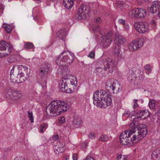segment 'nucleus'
<instances>
[{"mask_svg":"<svg viewBox=\"0 0 160 160\" xmlns=\"http://www.w3.org/2000/svg\"><path fill=\"white\" fill-rule=\"evenodd\" d=\"M62 67H60V68H58V72H60V71H59V70H62Z\"/></svg>","mask_w":160,"mask_h":160,"instance_id":"nucleus-63","label":"nucleus"},{"mask_svg":"<svg viewBox=\"0 0 160 160\" xmlns=\"http://www.w3.org/2000/svg\"><path fill=\"white\" fill-rule=\"evenodd\" d=\"M160 7V2H155L152 4V5L148 9V10L149 12L152 13H155L158 11Z\"/></svg>","mask_w":160,"mask_h":160,"instance_id":"nucleus-13","label":"nucleus"},{"mask_svg":"<svg viewBox=\"0 0 160 160\" xmlns=\"http://www.w3.org/2000/svg\"><path fill=\"white\" fill-rule=\"evenodd\" d=\"M22 97V95L19 91L17 90L14 91L11 99L15 100L20 98Z\"/></svg>","mask_w":160,"mask_h":160,"instance_id":"nucleus-23","label":"nucleus"},{"mask_svg":"<svg viewBox=\"0 0 160 160\" xmlns=\"http://www.w3.org/2000/svg\"><path fill=\"white\" fill-rule=\"evenodd\" d=\"M134 82V85L137 87H139L140 86L141 84V81H135Z\"/></svg>","mask_w":160,"mask_h":160,"instance_id":"nucleus-46","label":"nucleus"},{"mask_svg":"<svg viewBox=\"0 0 160 160\" xmlns=\"http://www.w3.org/2000/svg\"><path fill=\"white\" fill-rule=\"evenodd\" d=\"M14 160H24V159L19 157H17L15 158Z\"/></svg>","mask_w":160,"mask_h":160,"instance_id":"nucleus-57","label":"nucleus"},{"mask_svg":"<svg viewBox=\"0 0 160 160\" xmlns=\"http://www.w3.org/2000/svg\"><path fill=\"white\" fill-rule=\"evenodd\" d=\"M61 57L62 55H59L56 60V62L58 65H62V63H61V62H62L61 61Z\"/></svg>","mask_w":160,"mask_h":160,"instance_id":"nucleus-41","label":"nucleus"},{"mask_svg":"<svg viewBox=\"0 0 160 160\" xmlns=\"http://www.w3.org/2000/svg\"><path fill=\"white\" fill-rule=\"evenodd\" d=\"M67 82H64V81H59V87L62 92L69 93L70 89H68Z\"/></svg>","mask_w":160,"mask_h":160,"instance_id":"nucleus-16","label":"nucleus"},{"mask_svg":"<svg viewBox=\"0 0 160 160\" xmlns=\"http://www.w3.org/2000/svg\"><path fill=\"white\" fill-rule=\"evenodd\" d=\"M108 136L105 135H102L99 138V140L102 142H105L108 140Z\"/></svg>","mask_w":160,"mask_h":160,"instance_id":"nucleus-31","label":"nucleus"},{"mask_svg":"<svg viewBox=\"0 0 160 160\" xmlns=\"http://www.w3.org/2000/svg\"><path fill=\"white\" fill-rule=\"evenodd\" d=\"M130 114V112L127 111V112L125 113H124V115L126 117H129Z\"/></svg>","mask_w":160,"mask_h":160,"instance_id":"nucleus-54","label":"nucleus"},{"mask_svg":"<svg viewBox=\"0 0 160 160\" xmlns=\"http://www.w3.org/2000/svg\"><path fill=\"white\" fill-rule=\"evenodd\" d=\"M93 99L94 104L97 107L105 108L112 103L111 95L103 90H97L93 93Z\"/></svg>","mask_w":160,"mask_h":160,"instance_id":"nucleus-3","label":"nucleus"},{"mask_svg":"<svg viewBox=\"0 0 160 160\" xmlns=\"http://www.w3.org/2000/svg\"><path fill=\"white\" fill-rule=\"evenodd\" d=\"M118 22L121 24H122L123 25L125 24V21L122 19H119Z\"/></svg>","mask_w":160,"mask_h":160,"instance_id":"nucleus-51","label":"nucleus"},{"mask_svg":"<svg viewBox=\"0 0 160 160\" xmlns=\"http://www.w3.org/2000/svg\"><path fill=\"white\" fill-rule=\"evenodd\" d=\"M156 101L155 100L152 99L149 101L148 105L150 108L154 109L155 107Z\"/></svg>","mask_w":160,"mask_h":160,"instance_id":"nucleus-29","label":"nucleus"},{"mask_svg":"<svg viewBox=\"0 0 160 160\" xmlns=\"http://www.w3.org/2000/svg\"><path fill=\"white\" fill-rule=\"evenodd\" d=\"M140 9L139 8H137L132 10L131 11L132 12L131 15L135 17H138Z\"/></svg>","mask_w":160,"mask_h":160,"instance_id":"nucleus-27","label":"nucleus"},{"mask_svg":"<svg viewBox=\"0 0 160 160\" xmlns=\"http://www.w3.org/2000/svg\"><path fill=\"white\" fill-rule=\"evenodd\" d=\"M61 73L63 76V78L64 79L67 80L70 79L69 71H68V72H66L65 75V73L64 72H62Z\"/></svg>","mask_w":160,"mask_h":160,"instance_id":"nucleus-33","label":"nucleus"},{"mask_svg":"<svg viewBox=\"0 0 160 160\" xmlns=\"http://www.w3.org/2000/svg\"><path fill=\"white\" fill-rule=\"evenodd\" d=\"M133 123H132L129 126L132 129L126 130L122 132L119 137L120 142L121 144L127 145L130 144L131 142L134 143V141L136 143L144 138L147 133V128L146 126L144 124L140 125L139 127H137Z\"/></svg>","mask_w":160,"mask_h":160,"instance_id":"nucleus-1","label":"nucleus"},{"mask_svg":"<svg viewBox=\"0 0 160 160\" xmlns=\"http://www.w3.org/2000/svg\"><path fill=\"white\" fill-rule=\"evenodd\" d=\"M77 81H74V82H73L72 81H71V92H72L74 91V90H72L71 89V88H73V89H74V87H75V89L76 88L77 86L75 85L76 84H77Z\"/></svg>","mask_w":160,"mask_h":160,"instance_id":"nucleus-36","label":"nucleus"},{"mask_svg":"<svg viewBox=\"0 0 160 160\" xmlns=\"http://www.w3.org/2000/svg\"><path fill=\"white\" fill-rule=\"evenodd\" d=\"M70 55L69 51H65L62 52L60 55H62L61 61L62 62H65L67 61Z\"/></svg>","mask_w":160,"mask_h":160,"instance_id":"nucleus-19","label":"nucleus"},{"mask_svg":"<svg viewBox=\"0 0 160 160\" xmlns=\"http://www.w3.org/2000/svg\"><path fill=\"white\" fill-rule=\"evenodd\" d=\"M69 156H65L64 157V159L65 160H69Z\"/></svg>","mask_w":160,"mask_h":160,"instance_id":"nucleus-60","label":"nucleus"},{"mask_svg":"<svg viewBox=\"0 0 160 160\" xmlns=\"http://www.w3.org/2000/svg\"><path fill=\"white\" fill-rule=\"evenodd\" d=\"M144 68L147 70V73H149L151 72V69L150 66L149 64H147L144 66Z\"/></svg>","mask_w":160,"mask_h":160,"instance_id":"nucleus-38","label":"nucleus"},{"mask_svg":"<svg viewBox=\"0 0 160 160\" xmlns=\"http://www.w3.org/2000/svg\"><path fill=\"white\" fill-rule=\"evenodd\" d=\"M63 5L64 6L65 8L69 9L70 8V0H63Z\"/></svg>","mask_w":160,"mask_h":160,"instance_id":"nucleus-28","label":"nucleus"},{"mask_svg":"<svg viewBox=\"0 0 160 160\" xmlns=\"http://www.w3.org/2000/svg\"><path fill=\"white\" fill-rule=\"evenodd\" d=\"M88 143L87 142H84L82 144L81 148L82 150L88 146Z\"/></svg>","mask_w":160,"mask_h":160,"instance_id":"nucleus-48","label":"nucleus"},{"mask_svg":"<svg viewBox=\"0 0 160 160\" xmlns=\"http://www.w3.org/2000/svg\"><path fill=\"white\" fill-rule=\"evenodd\" d=\"M76 0H71V8L74 4Z\"/></svg>","mask_w":160,"mask_h":160,"instance_id":"nucleus-52","label":"nucleus"},{"mask_svg":"<svg viewBox=\"0 0 160 160\" xmlns=\"http://www.w3.org/2000/svg\"><path fill=\"white\" fill-rule=\"evenodd\" d=\"M78 154L77 153H74L72 155V158L73 160H78Z\"/></svg>","mask_w":160,"mask_h":160,"instance_id":"nucleus-50","label":"nucleus"},{"mask_svg":"<svg viewBox=\"0 0 160 160\" xmlns=\"http://www.w3.org/2000/svg\"><path fill=\"white\" fill-rule=\"evenodd\" d=\"M58 122L60 124H62L65 122V118L64 117H60L58 119Z\"/></svg>","mask_w":160,"mask_h":160,"instance_id":"nucleus-42","label":"nucleus"},{"mask_svg":"<svg viewBox=\"0 0 160 160\" xmlns=\"http://www.w3.org/2000/svg\"><path fill=\"white\" fill-rule=\"evenodd\" d=\"M22 65H14L12 68L11 70L10 74L11 75V79L12 80L14 79L12 78V75H14V70H15V77L17 76L18 78H21L22 77H24L25 78V79H27L29 77V75L28 74H26V76H24V74L21 70L22 69Z\"/></svg>","mask_w":160,"mask_h":160,"instance_id":"nucleus-7","label":"nucleus"},{"mask_svg":"<svg viewBox=\"0 0 160 160\" xmlns=\"http://www.w3.org/2000/svg\"><path fill=\"white\" fill-rule=\"evenodd\" d=\"M95 53L93 51H91L88 54V57L91 58H94Z\"/></svg>","mask_w":160,"mask_h":160,"instance_id":"nucleus-44","label":"nucleus"},{"mask_svg":"<svg viewBox=\"0 0 160 160\" xmlns=\"http://www.w3.org/2000/svg\"><path fill=\"white\" fill-rule=\"evenodd\" d=\"M71 99H72L73 100L75 101L76 99V98L75 97H72Z\"/></svg>","mask_w":160,"mask_h":160,"instance_id":"nucleus-62","label":"nucleus"},{"mask_svg":"<svg viewBox=\"0 0 160 160\" xmlns=\"http://www.w3.org/2000/svg\"><path fill=\"white\" fill-rule=\"evenodd\" d=\"M111 41L112 39H110L103 38L101 41V43L104 48H107L110 45Z\"/></svg>","mask_w":160,"mask_h":160,"instance_id":"nucleus-22","label":"nucleus"},{"mask_svg":"<svg viewBox=\"0 0 160 160\" xmlns=\"http://www.w3.org/2000/svg\"><path fill=\"white\" fill-rule=\"evenodd\" d=\"M22 82H17V81H12L11 82V84H16L17 83H21Z\"/></svg>","mask_w":160,"mask_h":160,"instance_id":"nucleus-53","label":"nucleus"},{"mask_svg":"<svg viewBox=\"0 0 160 160\" xmlns=\"http://www.w3.org/2000/svg\"><path fill=\"white\" fill-rule=\"evenodd\" d=\"M117 64L114 60L110 59L100 58L97 62L95 72L101 77H105L109 73H112L113 67Z\"/></svg>","mask_w":160,"mask_h":160,"instance_id":"nucleus-2","label":"nucleus"},{"mask_svg":"<svg viewBox=\"0 0 160 160\" xmlns=\"http://www.w3.org/2000/svg\"><path fill=\"white\" fill-rule=\"evenodd\" d=\"M112 32L111 31H109L104 36V38L105 39H111V38L112 37Z\"/></svg>","mask_w":160,"mask_h":160,"instance_id":"nucleus-34","label":"nucleus"},{"mask_svg":"<svg viewBox=\"0 0 160 160\" xmlns=\"http://www.w3.org/2000/svg\"><path fill=\"white\" fill-rule=\"evenodd\" d=\"M94 31L95 32H98L99 29V26L98 25H97L96 26H94L93 28Z\"/></svg>","mask_w":160,"mask_h":160,"instance_id":"nucleus-49","label":"nucleus"},{"mask_svg":"<svg viewBox=\"0 0 160 160\" xmlns=\"http://www.w3.org/2000/svg\"><path fill=\"white\" fill-rule=\"evenodd\" d=\"M136 69L135 68H132V70L127 73V77L128 80H133L135 79L138 80L137 77L136 76V71L135 70Z\"/></svg>","mask_w":160,"mask_h":160,"instance_id":"nucleus-17","label":"nucleus"},{"mask_svg":"<svg viewBox=\"0 0 160 160\" xmlns=\"http://www.w3.org/2000/svg\"><path fill=\"white\" fill-rule=\"evenodd\" d=\"M82 121L80 117L76 114L72 117V125L75 126L76 127H79L82 123Z\"/></svg>","mask_w":160,"mask_h":160,"instance_id":"nucleus-11","label":"nucleus"},{"mask_svg":"<svg viewBox=\"0 0 160 160\" xmlns=\"http://www.w3.org/2000/svg\"><path fill=\"white\" fill-rule=\"evenodd\" d=\"M51 65L48 63H45L42 65L39 71V76L42 79L46 78L48 73L52 70Z\"/></svg>","mask_w":160,"mask_h":160,"instance_id":"nucleus-8","label":"nucleus"},{"mask_svg":"<svg viewBox=\"0 0 160 160\" xmlns=\"http://www.w3.org/2000/svg\"><path fill=\"white\" fill-rule=\"evenodd\" d=\"M109 87L111 88H112V90L113 91V93H114L113 91L115 89L117 88L118 90H119V89H120V84H118V82H117V81H116V82H113L112 84L111 85L109 86Z\"/></svg>","mask_w":160,"mask_h":160,"instance_id":"nucleus-24","label":"nucleus"},{"mask_svg":"<svg viewBox=\"0 0 160 160\" xmlns=\"http://www.w3.org/2000/svg\"><path fill=\"white\" fill-rule=\"evenodd\" d=\"M146 12L144 9L143 10L140 8L137 18H144L146 16Z\"/></svg>","mask_w":160,"mask_h":160,"instance_id":"nucleus-25","label":"nucleus"},{"mask_svg":"<svg viewBox=\"0 0 160 160\" xmlns=\"http://www.w3.org/2000/svg\"><path fill=\"white\" fill-rule=\"evenodd\" d=\"M71 79L72 80H76V77L74 76H72L71 75Z\"/></svg>","mask_w":160,"mask_h":160,"instance_id":"nucleus-58","label":"nucleus"},{"mask_svg":"<svg viewBox=\"0 0 160 160\" xmlns=\"http://www.w3.org/2000/svg\"><path fill=\"white\" fill-rule=\"evenodd\" d=\"M134 104H136L137 106H138L137 104V102H138V100L137 99H134Z\"/></svg>","mask_w":160,"mask_h":160,"instance_id":"nucleus-61","label":"nucleus"},{"mask_svg":"<svg viewBox=\"0 0 160 160\" xmlns=\"http://www.w3.org/2000/svg\"><path fill=\"white\" fill-rule=\"evenodd\" d=\"M138 78H139L138 79L140 80H143V79H144L145 77L143 73L142 72L139 73Z\"/></svg>","mask_w":160,"mask_h":160,"instance_id":"nucleus-45","label":"nucleus"},{"mask_svg":"<svg viewBox=\"0 0 160 160\" xmlns=\"http://www.w3.org/2000/svg\"><path fill=\"white\" fill-rule=\"evenodd\" d=\"M68 106V105L63 101H53L47 106L46 112L48 116H56L67 111L69 108Z\"/></svg>","mask_w":160,"mask_h":160,"instance_id":"nucleus-4","label":"nucleus"},{"mask_svg":"<svg viewBox=\"0 0 160 160\" xmlns=\"http://www.w3.org/2000/svg\"><path fill=\"white\" fill-rule=\"evenodd\" d=\"M68 33V31L66 29L61 30L56 33V38L58 40L64 41Z\"/></svg>","mask_w":160,"mask_h":160,"instance_id":"nucleus-14","label":"nucleus"},{"mask_svg":"<svg viewBox=\"0 0 160 160\" xmlns=\"http://www.w3.org/2000/svg\"><path fill=\"white\" fill-rule=\"evenodd\" d=\"M12 48V46L4 40L0 41V58H3L10 54Z\"/></svg>","mask_w":160,"mask_h":160,"instance_id":"nucleus-5","label":"nucleus"},{"mask_svg":"<svg viewBox=\"0 0 160 160\" xmlns=\"http://www.w3.org/2000/svg\"><path fill=\"white\" fill-rule=\"evenodd\" d=\"M89 13V11L88 7L85 5H82L80 7L78 12L76 14L74 18L78 20L84 19L87 18Z\"/></svg>","mask_w":160,"mask_h":160,"instance_id":"nucleus-6","label":"nucleus"},{"mask_svg":"<svg viewBox=\"0 0 160 160\" xmlns=\"http://www.w3.org/2000/svg\"><path fill=\"white\" fill-rule=\"evenodd\" d=\"M57 144H53L54 151L56 154H59L64 151L63 147L65 146V144H61L60 142H58Z\"/></svg>","mask_w":160,"mask_h":160,"instance_id":"nucleus-12","label":"nucleus"},{"mask_svg":"<svg viewBox=\"0 0 160 160\" xmlns=\"http://www.w3.org/2000/svg\"><path fill=\"white\" fill-rule=\"evenodd\" d=\"M136 30L140 33H143L146 32L148 29V27L143 22H137L134 24Z\"/></svg>","mask_w":160,"mask_h":160,"instance_id":"nucleus-10","label":"nucleus"},{"mask_svg":"<svg viewBox=\"0 0 160 160\" xmlns=\"http://www.w3.org/2000/svg\"><path fill=\"white\" fill-rule=\"evenodd\" d=\"M84 160H95L93 158L91 157H87Z\"/></svg>","mask_w":160,"mask_h":160,"instance_id":"nucleus-55","label":"nucleus"},{"mask_svg":"<svg viewBox=\"0 0 160 160\" xmlns=\"http://www.w3.org/2000/svg\"><path fill=\"white\" fill-rule=\"evenodd\" d=\"M3 27L7 33H9L10 32L11 30V28L9 25L8 24H4L3 25Z\"/></svg>","mask_w":160,"mask_h":160,"instance_id":"nucleus-30","label":"nucleus"},{"mask_svg":"<svg viewBox=\"0 0 160 160\" xmlns=\"http://www.w3.org/2000/svg\"><path fill=\"white\" fill-rule=\"evenodd\" d=\"M125 41V38L121 36H116L114 40L115 43L118 45L123 44Z\"/></svg>","mask_w":160,"mask_h":160,"instance_id":"nucleus-18","label":"nucleus"},{"mask_svg":"<svg viewBox=\"0 0 160 160\" xmlns=\"http://www.w3.org/2000/svg\"><path fill=\"white\" fill-rule=\"evenodd\" d=\"M114 55L117 57H120L122 55V52L119 46H115L112 51Z\"/></svg>","mask_w":160,"mask_h":160,"instance_id":"nucleus-21","label":"nucleus"},{"mask_svg":"<svg viewBox=\"0 0 160 160\" xmlns=\"http://www.w3.org/2000/svg\"><path fill=\"white\" fill-rule=\"evenodd\" d=\"M14 90L11 89H9L8 90L7 94L6 96L8 98H11L12 95L13 93L14 92Z\"/></svg>","mask_w":160,"mask_h":160,"instance_id":"nucleus-35","label":"nucleus"},{"mask_svg":"<svg viewBox=\"0 0 160 160\" xmlns=\"http://www.w3.org/2000/svg\"><path fill=\"white\" fill-rule=\"evenodd\" d=\"M152 158L155 160V159H159L160 158V148H157L155 149L152 152L151 155Z\"/></svg>","mask_w":160,"mask_h":160,"instance_id":"nucleus-20","label":"nucleus"},{"mask_svg":"<svg viewBox=\"0 0 160 160\" xmlns=\"http://www.w3.org/2000/svg\"><path fill=\"white\" fill-rule=\"evenodd\" d=\"M143 42L144 40L143 38H138L130 43L129 46V48L131 50L136 51L142 46Z\"/></svg>","mask_w":160,"mask_h":160,"instance_id":"nucleus-9","label":"nucleus"},{"mask_svg":"<svg viewBox=\"0 0 160 160\" xmlns=\"http://www.w3.org/2000/svg\"><path fill=\"white\" fill-rule=\"evenodd\" d=\"M52 138H53V139L54 140L53 142V144H57L58 142H58V140H59V139H58V138H59V136H58V135H55L54 136H53L52 137Z\"/></svg>","mask_w":160,"mask_h":160,"instance_id":"nucleus-39","label":"nucleus"},{"mask_svg":"<svg viewBox=\"0 0 160 160\" xmlns=\"http://www.w3.org/2000/svg\"><path fill=\"white\" fill-rule=\"evenodd\" d=\"M24 47L26 49H29L30 48H33L34 46L32 42H25Z\"/></svg>","mask_w":160,"mask_h":160,"instance_id":"nucleus-26","label":"nucleus"},{"mask_svg":"<svg viewBox=\"0 0 160 160\" xmlns=\"http://www.w3.org/2000/svg\"><path fill=\"white\" fill-rule=\"evenodd\" d=\"M88 137L91 139H93L95 138L94 133L93 132L90 133L88 135Z\"/></svg>","mask_w":160,"mask_h":160,"instance_id":"nucleus-47","label":"nucleus"},{"mask_svg":"<svg viewBox=\"0 0 160 160\" xmlns=\"http://www.w3.org/2000/svg\"><path fill=\"white\" fill-rule=\"evenodd\" d=\"M116 159L117 160H126V157L124 155L122 156L121 155H119L117 157Z\"/></svg>","mask_w":160,"mask_h":160,"instance_id":"nucleus-40","label":"nucleus"},{"mask_svg":"<svg viewBox=\"0 0 160 160\" xmlns=\"http://www.w3.org/2000/svg\"><path fill=\"white\" fill-rule=\"evenodd\" d=\"M47 128V126L46 124H41L40 127V132H43L45 131V130Z\"/></svg>","mask_w":160,"mask_h":160,"instance_id":"nucleus-32","label":"nucleus"},{"mask_svg":"<svg viewBox=\"0 0 160 160\" xmlns=\"http://www.w3.org/2000/svg\"><path fill=\"white\" fill-rule=\"evenodd\" d=\"M28 117L30 120L31 122V123L33 122V117L32 115V112H30V111H28Z\"/></svg>","mask_w":160,"mask_h":160,"instance_id":"nucleus-37","label":"nucleus"},{"mask_svg":"<svg viewBox=\"0 0 160 160\" xmlns=\"http://www.w3.org/2000/svg\"><path fill=\"white\" fill-rule=\"evenodd\" d=\"M158 12V17H160V10Z\"/></svg>","mask_w":160,"mask_h":160,"instance_id":"nucleus-64","label":"nucleus"},{"mask_svg":"<svg viewBox=\"0 0 160 160\" xmlns=\"http://www.w3.org/2000/svg\"><path fill=\"white\" fill-rule=\"evenodd\" d=\"M154 116L156 118H157L160 121V109L157 112L155 113Z\"/></svg>","mask_w":160,"mask_h":160,"instance_id":"nucleus-43","label":"nucleus"},{"mask_svg":"<svg viewBox=\"0 0 160 160\" xmlns=\"http://www.w3.org/2000/svg\"><path fill=\"white\" fill-rule=\"evenodd\" d=\"M150 112L147 110H139L136 112L137 117L144 119L150 116Z\"/></svg>","mask_w":160,"mask_h":160,"instance_id":"nucleus-15","label":"nucleus"},{"mask_svg":"<svg viewBox=\"0 0 160 160\" xmlns=\"http://www.w3.org/2000/svg\"><path fill=\"white\" fill-rule=\"evenodd\" d=\"M94 19L95 21V22H96L97 23L100 22V18L99 17L94 18Z\"/></svg>","mask_w":160,"mask_h":160,"instance_id":"nucleus-56","label":"nucleus"},{"mask_svg":"<svg viewBox=\"0 0 160 160\" xmlns=\"http://www.w3.org/2000/svg\"><path fill=\"white\" fill-rule=\"evenodd\" d=\"M22 67H23L25 70H27V71L28 72V68L27 67V66H22Z\"/></svg>","mask_w":160,"mask_h":160,"instance_id":"nucleus-59","label":"nucleus"}]
</instances>
